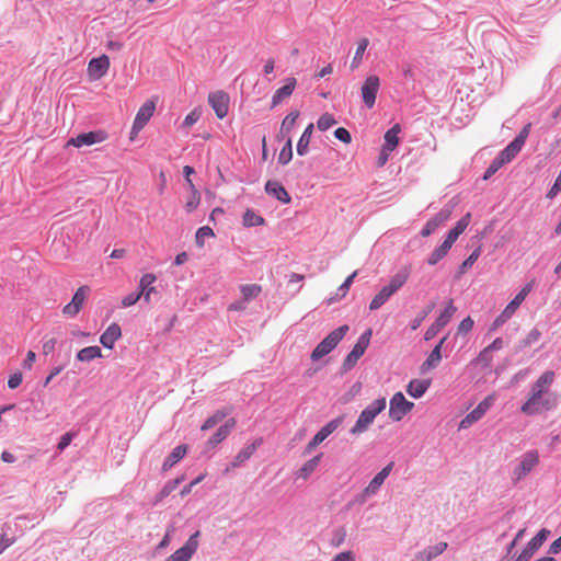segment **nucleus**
I'll list each match as a JSON object with an SVG mask.
<instances>
[{"label":"nucleus","mask_w":561,"mask_h":561,"mask_svg":"<svg viewBox=\"0 0 561 561\" xmlns=\"http://www.w3.org/2000/svg\"><path fill=\"white\" fill-rule=\"evenodd\" d=\"M156 282V276L153 274H145L139 282V288L141 296H145V300L148 301L150 297V293L154 290L152 284Z\"/></svg>","instance_id":"58836bf2"},{"label":"nucleus","mask_w":561,"mask_h":561,"mask_svg":"<svg viewBox=\"0 0 561 561\" xmlns=\"http://www.w3.org/2000/svg\"><path fill=\"white\" fill-rule=\"evenodd\" d=\"M473 320L471 319V317H466L458 325V334H467L468 332H470L473 328Z\"/></svg>","instance_id":"4d7b16f0"},{"label":"nucleus","mask_w":561,"mask_h":561,"mask_svg":"<svg viewBox=\"0 0 561 561\" xmlns=\"http://www.w3.org/2000/svg\"><path fill=\"white\" fill-rule=\"evenodd\" d=\"M504 165V163L497 158L495 157L492 162L490 163V165L488 167V169L485 170L484 174H483V180H489L491 176H493Z\"/></svg>","instance_id":"603ef678"},{"label":"nucleus","mask_w":561,"mask_h":561,"mask_svg":"<svg viewBox=\"0 0 561 561\" xmlns=\"http://www.w3.org/2000/svg\"><path fill=\"white\" fill-rule=\"evenodd\" d=\"M156 108V104L153 101H146L139 108V111L136 114V117L133 123V131L138 133L140 131L146 124L149 122V119L152 117L153 112Z\"/></svg>","instance_id":"dca6fc26"},{"label":"nucleus","mask_w":561,"mask_h":561,"mask_svg":"<svg viewBox=\"0 0 561 561\" xmlns=\"http://www.w3.org/2000/svg\"><path fill=\"white\" fill-rule=\"evenodd\" d=\"M368 45H369L368 38L359 39L355 55L351 62L352 70L356 69L359 66V64L362 62L363 55H364L365 50L367 49Z\"/></svg>","instance_id":"79ce46f5"},{"label":"nucleus","mask_w":561,"mask_h":561,"mask_svg":"<svg viewBox=\"0 0 561 561\" xmlns=\"http://www.w3.org/2000/svg\"><path fill=\"white\" fill-rule=\"evenodd\" d=\"M446 340H447V335H445L443 339H440L439 342L437 343V345L428 354L427 358L421 365L422 373H426V371L434 369L438 366V364L442 360V348H443V345L446 342Z\"/></svg>","instance_id":"aec40b11"},{"label":"nucleus","mask_w":561,"mask_h":561,"mask_svg":"<svg viewBox=\"0 0 561 561\" xmlns=\"http://www.w3.org/2000/svg\"><path fill=\"white\" fill-rule=\"evenodd\" d=\"M89 291V286L79 287L71 301L64 307L62 313L68 318H75L80 312Z\"/></svg>","instance_id":"9b49d317"},{"label":"nucleus","mask_w":561,"mask_h":561,"mask_svg":"<svg viewBox=\"0 0 561 561\" xmlns=\"http://www.w3.org/2000/svg\"><path fill=\"white\" fill-rule=\"evenodd\" d=\"M297 84V81L295 78L290 77L287 78L285 81V84L277 89L275 93L272 96V107L277 106L279 103H282L286 98H289Z\"/></svg>","instance_id":"5701e85b"},{"label":"nucleus","mask_w":561,"mask_h":561,"mask_svg":"<svg viewBox=\"0 0 561 561\" xmlns=\"http://www.w3.org/2000/svg\"><path fill=\"white\" fill-rule=\"evenodd\" d=\"M313 124L310 123L308 124V126L305 128L302 135L300 136L298 142H297V153L301 157L306 156L309 151V144H310V139H311V136H312V133H313Z\"/></svg>","instance_id":"c85d7f7f"},{"label":"nucleus","mask_w":561,"mask_h":561,"mask_svg":"<svg viewBox=\"0 0 561 561\" xmlns=\"http://www.w3.org/2000/svg\"><path fill=\"white\" fill-rule=\"evenodd\" d=\"M470 217L471 215L468 213L463 217H461L455 225L453 229H450L447 233V238H449L451 241L456 242L458 237L467 229V227L470 224Z\"/></svg>","instance_id":"2f4dec72"},{"label":"nucleus","mask_w":561,"mask_h":561,"mask_svg":"<svg viewBox=\"0 0 561 561\" xmlns=\"http://www.w3.org/2000/svg\"><path fill=\"white\" fill-rule=\"evenodd\" d=\"M346 535H347V533H346V529L344 526H340V527L333 529L332 536L330 539L331 547H333V548L341 547L346 539Z\"/></svg>","instance_id":"a18cd8bd"},{"label":"nucleus","mask_w":561,"mask_h":561,"mask_svg":"<svg viewBox=\"0 0 561 561\" xmlns=\"http://www.w3.org/2000/svg\"><path fill=\"white\" fill-rule=\"evenodd\" d=\"M534 287V280L527 283L517 294L516 296L507 304V306L504 308V310L495 318L493 321L490 331H496L499 328H501L504 323H506L513 314L516 312V310L519 308V306L523 304V301L526 299V297L530 294Z\"/></svg>","instance_id":"20e7f679"},{"label":"nucleus","mask_w":561,"mask_h":561,"mask_svg":"<svg viewBox=\"0 0 561 561\" xmlns=\"http://www.w3.org/2000/svg\"><path fill=\"white\" fill-rule=\"evenodd\" d=\"M141 297V293H130L122 300V306L127 308L135 305Z\"/></svg>","instance_id":"052dcab7"},{"label":"nucleus","mask_w":561,"mask_h":561,"mask_svg":"<svg viewBox=\"0 0 561 561\" xmlns=\"http://www.w3.org/2000/svg\"><path fill=\"white\" fill-rule=\"evenodd\" d=\"M343 422V416H337L322 426L307 445L310 451L327 439Z\"/></svg>","instance_id":"f8f14e48"},{"label":"nucleus","mask_w":561,"mask_h":561,"mask_svg":"<svg viewBox=\"0 0 561 561\" xmlns=\"http://www.w3.org/2000/svg\"><path fill=\"white\" fill-rule=\"evenodd\" d=\"M228 412L224 410L216 411L211 416L207 417L203 425L201 426L202 431H208L215 427L218 423H220L226 416Z\"/></svg>","instance_id":"a19ab883"},{"label":"nucleus","mask_w":561,"mask_h":561,"mask_svg":"<svg viewBox=\"0 0 561 561\" xmlns=\"http://www.w3.org/2000/svg\"><path fill=\"white\" fill-rule=\"evenodd\" d=\"M240 291L242 299L249 302L261 294L262 287L257 284H247L240 287Z\"/></svg>","instance_id":"ea45409f"},{"label":"nucleus","mask_w":561,"mask_h":561,"mask_svg":"<svg viewBox=\"0 0 561 561\" xmlns=\"http://www.w3.org/2000/svg\"><path fill=\"white\" fill-rule=\"evenodd\" d=\"M493 401H494V397L493 396H488L485 399H483L477 407L476 409L479 410L481 412L482 415H484L488 410L492 407L493 404Z\"/></svg>","instance_id":"680f3d73"},{"label":"nucleus","mask_w":561,"mask_h":561,"mask_svg":"<svg viewBox=\"0 0 561 561\" xmlns=\"http://www.w3.org/2000/svg\"><path fill=\"white\" fill-rule=\"evenodd\" d=\"M481 254V249L477 248L460 265V273H465L468 268H470L479 259Z\"/></svg>","instance_id":"3c124183"},{"label":"nucleus","mask_w":561,"mask_h":561,"mask_svg":"<svg viewBox=\"0 0 561 561\" xmlns=\"http://www.w3.org/2000/svg\"><path fill=\"white\" fill-rule=\"evenodd\" d=\"M181 481H182V479L178 478V479H174V480L165 483V485L160 491V494H159L160 499H163V497H167L168 495H170L171 492H173L178 488V485L180 484Z\"/></svg>","instance_id":"5fc2aeb1"},{"label":"nucleus","mask_w":561,"mask_h":561,"mask_svg":"<svg viewBox=\"0 0 561 561\" xmlns=\"http://www.w3.org/2000/svg\"><path fill=\"white\" fill-rule=\"evenodd\" d=\"M456 311H457V308L455 307L453 299H449L448 302L446 304V307L439 313V316L437 317V319L434 322H436L438 325L445 328L450 322V320L453 319Z\"/></svg>","instance_id":"473e14b6"},{"label":"nucleus","mask_w":561,"mask_h":561,"mask_svg":"<svg viewBox=\"0 0 561 561\" xmlns=\"http://www.w3.org/2000/svg\"><path fill=\"white\" fill-rule=\"evenodd\" d=\"M431 387L430 379H412L407 386V392L414 399L422 398Z\"/></svg>","instance_id":"393cba45"},{"label":"nucleus","mask_w":561,"mask_h":561,"mask_svg":"<svg viewBox=\"0 0 561 561\" xmlns=\"http://www.w3.org/2000/svg\"><path fill=\"white\" fill-rule=\"evenodd\" d=\"M107 137L106 133L103 130H95L89 133L79 134L77 137L71 138L68 141V145L80 148L82 146H91L94 144L102 142Z\"/></svg>","instance_id":"2eb2a0df"},{"label":"nucleus","mask_w":561,"mask_h":561,"mask_svg":"<svg viewBox=\"0 0 561 561\" xmlns=\"http://www.w3.org/2000/svg\"><path fill=\"white\" fill-rule=\"evenodd\" d=\"M264 218L252 209H247L242 216V224L247 228L264 225Z\"/></svg>","instance_id":"4c0bfd02"},{"label":"nucleus","mask_w":561,"mask_h":561,"mask_svg":"<svg viewBox=\"0 0 561 561\" xmlns=\"http://www.w3.org/2000/svg\"><path fill=\"white\" fill-rule=\"evenodd\" d=\"M550 530L541 528L536 536H534L525 546L524 550L527 551L531 557L539 550L543 542L548 539Z\"/></svg>","instance_id":"a878e982"},{"label":"nucleus","mask_w":561,"mask_h":561,"mask_svg":"<svg viewBox=\"0 0 561 561\" xmlns=\"http://www.w3.org/2000/svg\"><path fill=\"white\" fill-rule=\"evenodd\" d=\"M414 408V403L408 401L402 392H396L389 402V417L394 421H401Z\"/></svg>","instance_id":"423d86ee"},{"label":"nucleus","mask_w":561,"mask_h":561,"mask_svg":"<svg viewBox=\"0 0 561 561\" xmlns=\"http://www.w3.org/2000/svg\"><path fill=\"white\" fill-rule=\"evenodd\" d=\"M387 407L386 398L381 397L368 404L359 414L350 433L352 435H360L366 432L374 423L376 416L380 414Z\"/></svg>","instance_id":"f03ea898"},{"label":"nucleus","mask_w":561,"mask_h":561,"mask_svg":"<svg viewBox=\"0 0 561 561\" xmlns=\"http://www.w3.org/2000/svg\"><path fill=\"white\" fill-rule=\"evenodd\" d=\"M434 308V304L427 306L426 308H424L423 310H421L416 317L414 319H412L410 321V328L412 331H415L417 330L421 324L423 323V321L428 317V314L432 312Z\"/></svg>","instance_id":"49530a36"},{"label":"nucleus","mask_w":561,"mask_h":561,"mask_svg":"<svg viewBox=\"0 0 561 561\" xmlns=\"http://www.w3.org/2000/svg\"><path fill=\"white\" fill-rule=\"evenodd\" d=\"M350 327L347 324H343L332 332H330L312 351L311 360L318 362L329 353H331L337 344L343 340V337L348 332Z\"/></svg>","instance_id":"7ed1b4c3"},{"label":"nucleus","mask_w":561,"mask_h":561,"mask_svg":"<svg viewBox=\"0 0 561 561\" xmlns=\"http://www.w3.org/2000/svg\"><path fill=\"white\" fill-rule=\"evenodd\" d=\"M108 69L110 58L106 55H102L89 61L88 76L91 80H99L107 73Z\"/></svg>","instance_id":"4468645a"},{"label":"nucleus","mask_w":561,"mask_h":561,"mask_svg":"<svg viewBox=\"0 0 561 561\" xmlns=\"http://www.w3.org/2000/svg\"><path fill=\"white\" fill-rule=\"evenodd\" d=\"M291 159H293V142H291L290 137H287V140L278 154V163L282 165H286L290 162Z\"/></svg>","instance_id":"37998d69"},{"label":"nucleus","mask_w":561,"mask_h":561,"mask_svg":"<svg viewBox=\"0 0 561 561\" xmlns=\"http://www.w3.org/2000/svg\"><path fill=\"white\" fill-rule=\"evenodd\" d=\"M75 436H76V433H73V432H68V433L64 434L60 437V440L58 443V446H57L58 450L59 451L65 450L70 445V443L72 442Z\"/></svg>","instance_id":"13d9d810"},{"label":"nucleus","mask_w":561,"mask_h":561,"mask_svg":"<svg viewBox=\"0 0 561 561\" xmlns=\"http://www.w3.org/2000/svg\"><path fill=\"white\" fill-rule=\"evenodd\" d=\"M201 115H202L201 111L197 108H194L185 116V118L182 123V127L188 128V127L193 126L201 118Z\"/></svg>","instance_id":"864d4df0"},{"label":"nucleus","mask_w":561,"mask_h":561,"mask_svg":"<svg viewBox=\"0 0 561 561\" xmlns=\"http://www.w3.org/2000/svg\"><path fill=\"white\" fill-rule=\"evenodd\" d=\"M334 136L336 139L344 144H350L352 141V136L350 131L344 127H339L334 130Z\"/></svg>","instance_id":"6e6d98bb"},{"label":"nucleus","mask_w":561,"mask_h":561,"mask_svg":"<svg viewBox=\"0 0 561 561\" xmlns=\"http://www.w3.org/2000/svg\"><path fill=\"white\" fill-rule=\"evenodd\" d=\"M229 102V94L222 90L214 91L208 94V103L219 119L227 116Z\"/></svg>","instance_id":"6e6552de"},{"label":"nucleus","mask_w":561,"mask_h":561,"mask_svg":"<svg viewBox=\"0 0 561 561\" xmlns=\"http://www.w3.org/2000/svg\"><path fill=\"white\" fill-rule=\"evenodd\" d=\"M554 379L556 373L546 370L531 383L527 399L520 405L523 414L535 416L558 409L560 394L550 390Z\"/></svg>","instance_id":"f257e3e1"},{"label":"nucleus","mask_w":561,"mask_h":561,"mask_svg":"<svg viewBox=\"0 0 561 561\" xmlns=\"http://www.w3.org/2000/svg\"><path fill=\"white\" fill-rule=\"evenodd\" d=\"M371 334V329H368L360 334L352 351L344 358V370L352 369L356 365L357 360L365 354L367 347L369 346Z\"/></svg>","instance_id":"39448f33"},{"label":"nucleus","mask_w":561,"mask_h":561,"mask_svg":"<svg viewBox=\"0 0 561 561\" xmlns=\"http://www.w3.org/2000/svg\"><path fill=\"white\" fill-rule=\"evenodd\" d=\"M410 276V271L408 267L400 270L397 274H394L388 285H386L392 294H396L408 280Z\"/></svg>","instance_id":"cd10ccee"},{"label":"nucleus","mask_w":561,"mask_h":561,"mask_svg":"<svg viewBox=\"0 0 561 561\" xmlns=\"http://www.w3.org/2000/svg\"><path fill=\"white\" fill-rule=\"evenodd\" d=\"M265 192L279 201L283 204H288L290 202V196L286 188L277 181L270 180L265 184Z\"/></svg>","instance_id":"4be33fe9"},{"label":"nucleus","mask_w":561,"mask_h":561,"mask_svg":"<svg viewBox=\"0 0 561 561\" xmlns=\"http://www.w3.org/2000/svg\"><path fill=\"white\" fill-rule=\"evenodd\" d=\"M299 117L298 111L288 113L282 122L279 137L285 138L294 129L296 121Z\"/></svg>","instance_id":"72a5a7b5"},{"label":"nucleus","mask_w":561,"mask_h":561,"mask_svg":"<svg viewBox=\"0 0 561 561\" xmlns=\"http://www.w3.org/2000/svg\"><path fill=\"white\" fill-rule=\"evenodd\" d=\"M122 336L121 327L117 323H112L101 334L100 343L105 347L112 350L115 342Z\"/></svg>","instance_id":"b1692460"},{"label":"nucleus","mask_w":561,"mask_h":561,"mask_svg":"<svg viewBox=\"0 0 561 561\" xmlns=\"http://www.w3.org/2000/svg\"><path fill=\"white\" fill-rule=\"evenodd\" d=\"M210 237H214L213 229L208 226H203V227L198 228L196 231L195 242L198 247H203L205 239L210 238Z\"/></svg>","instance_id":"8fccbe9b"},{"label":"nucleus","mask_w":561,"mask_h":561,"mask_svg":"<svg viewBox=\"0 0 561 561\" xmlns=\"http://www.w3.org/2000/svg\"><path fill=\"white\" fill-rule=\"evenodd\" d=\"M22 380H23L22 373L16 371L9 377L8 387L10 389H16L21 385Z\"/></svg>","instance_id":"e2e57ef3"},{"label":"nucleus","mask_w":561,"mask_h":561,"mask_svg":"<svg viewBox=\"0 0 561 561\" xmlns=\"http://www.w3.org/2000/svg\"><path fill=\"white\" fill-rule=\"evenodd\" d=\"M451 210L443 208L434 217H432L422 228L420 234L422 237H428L436 231V229L449 219Z\"/></svg>","instance_id":"a211bd4d"},{"label":"nucleus","mask_w":561,"mask_h":561,"mask_svg":"<svg viewBox=\"0 0 561 561\" xmlns=\"http://www.w3.org/2000/svg\"><path fill=\"white\" fill-rule=\"evenodd\" d=\"M356 275H357V271L353 272L350 276L346 277V279L342 283V285L336 289L335 295L328 299L329 305H331L332 302H334L341 298H344L346 296Z\"/></svg>","instance_id":"e433bc0d"},{"label":"nucleus","mask_w":561,"mask_h":561,"mask_svg":"<svg viewBox=\"0 0 561 561\" xmlns=\"http://www.w3.org/2000/svg\"><path fill=\"white\" fill-rule=\"evenodd\" d=\"M478 359H479V362L483 363L484 365H489L493 359L492 353L490 352V350L488 347H485L484 350H482L480 352Z\"/></svg>","instance_id":"774afa93"},{"label":"nucleus","mask_w":561,"mask_h":561,"mask_svg":"<svg viewBox=\"0 0 561 561\" xmlns=\"http://www.w3.org/2000/svg\"><path fill=\"white\" fill-rule=\"evenodd\" d=\"M444 329L443 327L438 325L436 322H433L428 328L427 330L425 331L424 333V340L425 341H431L433 340L438 333L439 331Z\"/></svg>","instance_id":"bf43d9fd"},{"label":"nucleus","mask_w":561,"mask_h":561,"mask_svg":"<svg viewBox=\"0 0 561 561\" xmlns=\"http://www.w3.org/2000/svg\"><path fill=\"white\" fill-rule=\"evenodd\" d=\"M322 458V454L314 456L313 458L306 461L302 467L297 471V478L308 479L309 476L316 470L320 460Z\"/></svg>","instance_id":"f704fd0d"},{"label":"nucleus","mask_w":561,"mask_h":561,"mask_svg":"<svg viewBox=\"0 0 561 561\" xmlns=\"http://www.w3.org/2000/svg\"><path fill=\"white\" fill-rule=\"evenodd\" d=\"M401 131L400 125L396 124L390 129H388L385 134V144L382 147L386 148V151H393L399 145V134Z\"/></svg>","instance_id":"c756f323"},{"label":"nucleus","mask_w":561,"mask_h":561,"mask_svg":"<svg viewBox=\"0 0 561 561\" xmlns=\"http://www.w3.org/2000/svg\"><path fill=\"white\" fill-rule=\"evenodd\" d=\"M483 417V415L481 414V412L479 410H477L476 408L470 412L468 413L459 423V426L458 428L459 430H467L469 428L473 423L478 422L479 420H481Z\"/></svg>","instance_id":"c03bdc74"},{"label":"nucleus","mask_w":561,"mask_h":561,"mask_svg":"<svg viewBox=\"0 0 561 561\" xmlns=\"http://www.w3.org/2000/svg\"><path fill=\"white\" fill-rule=\"evenodd\" d=\"M199 535L201 533L196 530L193 535L190 536L186 542L180 549L169 556L165 561H188L198 548Z\"/></svg>","instance_id":"0eeeda50"},{"label":"nucleus","mask_w":561,"mask_h":561,"mask_svg":"<svg viewBox=\"0 0 561 561\" xmlns=\"http://www.w3.org/2000/svg\"><path fill=\"white\" fill-rule=\"evenodd\" d=\"M261 445L262 438H256L254 442L247 445L234 456L233 460L227 467L226 471L241 467L245 461H248L251 458V456Z\"/></svg>","instance_id":"f3484780"},{"label":"nucleus","mask_w":561,"mask_h":561,"mask_svg":"<svg viewBox=\"0 0 561 561\" xmlns=\"http://www.w3.org/2000/svg\"><path fill=\"white\" fill-rule=\"evenodd\" d=\"M77 359L79 362L88 363L95 358L102 357V351L99 346H87L77 353Z\"/></svg>","instance_id":"7c9ffc66"},{"label":"nucleus","mask_w":561,"mask_h":561,"mask_svg":"<svg viewBox=\"0 0 561 561\" xmlns=\"http://www.w3.org/2000/svg\"><path fill=\"white\" fill-rule=\"evenodd\" d=\"M332 561H356L352 551H343L337 553Z\"/></svg>","instance_id":"338daca9"},{"label":"nucleus","mask_w":561,"mask_h":561,"mask_svg":"<svg viewBox=\"0 0 561 561\" xmlns=\"http://www.w3.org/2000/svg\"><path fill=\"white\" fill-rule=\"evenodd\" d=\"M504 164L511 162L516 156L510 149L507 146L500 151V153L496 156Z\"/></svg>","instance_id":"0e129e2a"},{"label":"nucleus","mask_w":561,"mask_h":561,"mask_svg":"<svg viewBox=\"0 0 561 561\" xmlns=\"http://www.w3.org/2000/svg\"><path fill=\"white\" fill-rule=\"evenodd\" d=\"M380 88V80L377 76H368L362 85V99L367 108H373Z\"/></svg>","instance_id":"1a4fd4ad"},{"label":"nucleus","mask_w":561,"mask_h":561,"mask_svg":"<svg viewBox=\"0 0 561 561\" xmlns=\"http://www.w3.org/2000/svg\"><path fill=\"white\" fill-rule=\"evenodd\" d=\"M448 545L447 542H438L434 546H430L422 551L415 553L413 560L411 561H432L436 557L440 556L446 549Z\"/></svg>","instance_id":"412c9836"},{"label":"nucleus","mask_w":561,"mask_h":561,"mask_svg":"<svg viewBox=\"0 0 561 561\" xmlns=\"http://www.w3.org/2000/svg\"><path fill=\"white\" fill-rule=\"evenodd\" d=\"M539 462V455L537 450H529L522 456L519 465L514 469V480L524 479L537 463Z\"/></svg>","instance_id":"9d476101"},{"label":"nucleus","mask_w":561,"mask_h":561,"mask_svg":"<svg viewBox=\"0 0 561 561\" xmlns=\"http://www.w3.org/2000/svg\"><path fill=\"white\" fill-rule=\"evenodd\" d=\"M445 256L439 251L438 248H436L427 257L426 262L428 265H436L440 260H443Z\"/></svg>","instance_id":"69168bd1"},{"label":"nucleus","mask_w":561,"mask_h":561,"mask_svg":"<svg viewBox=\"0 0 561 561\" xmlns=\"http://www.w3.org/2000/svg\"><path fill=\"white\" fill-rule=\"evenodd\" d=\"M335 124H336V121H335L334 116L332 114L324 113L319 117V119L317 122V127L319 130L325 131V130L330 129L332 126H334Z\"/></svg>","instance_id":"de8ad7c7"},{"label":"nucleus","mask_w":561,"mask_h":561,"mask_svg":"<svg viewBox=\"0 0 561 561\" xmlns=\"http://www.w3.org/2000/svg\"><path fill=\"white\" fill-rule=\"evenodd\" d=\"M190 190L192 192V195L185 204V209L187 213L195 210L197 208V206L199 205V201H201V195H199L198 191L195 188V185L193 183H191Z\"/></svg>","instance_id":"09e8293b"},{"label":"nucleus","mask_w":561,"mask_h":561,"mask_svg":"<svg viewBox=\"0 0 561 561\" xmlns=\"http://www.w3.org/2000/svg\"><path fill=\"white\" fill-rule=\"evenodd\" d=\"M394 462H389L386 467H383L368 483L366 486V494L376 495L383 484L385 480L389 477L393 469Z\"/></svg>","instance_id":"6ab92c4d"},{"label":"nucleus","mask_w":561,"mask_h":561,"mask_svg":"<svg viewBox=\"0 0 561 561\" xmlns=\"http://www.w3.org/2000/svg\"><path fill=\"white\" fill-rule=\"evenodd\" d=\"M393 294L389 291L387 286H383L379 293L371 299L369 310L375 311L381 308Z\"/></svg>","instance_id":"c9c22d12"},{"label":"nucleus","mask_w":561,"mask_h":561,"mask_svg":"<svg viewBox=\"0 0 561 561\" xmlns=\"http://www.w3.org/2000/svg\"><path fill=\"white\" fill-rule=\"evenodd\" d=\"M237 422L233 417L228 419L225 424L219 426L215 434L206 442L205 451L211 450L216 448L220 443H222L234 428Z\"/></svg>","instance_id":"ddd939ff"},{"label":"nucleus","mask_w":561,"mask_h":561,"mask_svg":"<svg viewBox=\"0 0 561 561\" xmlns=\"http://www.w3.org/2000/svg\"><path fill=\"white\" fill-rule=\"evenodd\" d=\"M187 447L186 445H179L170 453V455L164 459L162 465V470H170L175 463H178L181 459L186 455Z\"/></svg>","instance_id":"bb28decb"}]
</instances>
